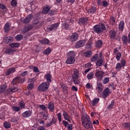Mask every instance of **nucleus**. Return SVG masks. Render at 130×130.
<instances>
[{"label": "nucleus", "instance_id": "nucleus-1", "mask_svg": "<svg viewBox=\"0 0 130 130\" xmlns=\"http://www.w3.org/2000/svg\"><path fill=\"white\" fill-rule=\"evenodd\" d=\"M82 125L86 128V129H89V128H93V125L92 124V121L91 118L88 114H85L82 117Z\"/></svg>", "mask_w": 130, "mask_h": 130}, {"label": "nucleus", "instance_id": "nucleus-2", "mask_svg": "<svg viewBox=\"0 0 130 130\" xmlns=\"http://www.w3.org/2000/svg\"><path fill=\"white\" fill-rule=\"evenodd\" d=\"M72 75V81L75 84V85H79L80 83V71H79L78 69H74L72 70L71 71Z\"/></svg>", "mask_w": 130, "mask_h": 130}, {"label": "nucleus", "instance_id": "nucleus-3", "mask_svg": "<svg viewBox=\"0 0 130 130\" xmlns=\"http://www.w3.org/2000/svg\"><path fill=\"white\" fill-rule=\"evenodd\" d=\"M92 29L94 33H96V34H100L104 32V30L106 29V27L104 23L101 22L99 23V24L93 26Z\"/></svg>", "mask_w": 130, "mask_h": 130}, {"label": "nucleus", "instance_id": "nucleus-4", "mask_svg": "<svg viewBox=\"0 0 130 130\" xmlns=\"http://www.w3.org/2000/svg\"><path fill=\"white\" fill-rule=\"evenodd\" d=\"M50 84H49L48 82H42L38 87V91L41 92H46L47 90H48Z\"/></svg>", "mask_w": 130, "mask_h": 130}, {"label": "nucleus", "instance_id": "nucleus-5", "mask_svg": "<svg viewBox=\"0 0 130 130\" xmlns=\"http://www.w3.org/2000/svg\"><path fill=\"white\" fill-rule=\"evenodd\" d=\"M125 64H126V60L123 58L121 59L120 62H118L116 64L115 69L116 71H118V72L120 71V70H121L122 68L125 67Z\"/></svg>", "mask_w": 130, "mask_h": 130}, {"label": "nucleus", "instance_id": "nucleus-6", "mask_svg": "<svg viewBox=\"0 0 130 130\" xmlns=\"http://www.w3.org/2000/svg\"><path fill=\"white\" fill-rule=\"evenodd\" d=\"M24 82H25V78L17 77L13 80L12 84V85H18L19 83H23Z\"/></svg>", "mask_w": 130, "mask_h": 130}, {"label": "nucleus", "instance_id": "nucleus-7", "mask_svg": "<svg viewBox=\"0 0 130 130\" xmlns=\"http://www.w3.org/2000/svg\"><path fill=\"white\" fill-rule=\"evenodd\" d=\"M110 89L108 87H106L105 89H104L102 92V97L105 99V100L110 96Z\"/></svg>", "mask_w": 130, "mask_h": 130}, {"label": "nucleus", "instance_id": "nucleus-8", "mask_svg": "<svg viewBox=\"0 0 130 130\" xmlns=\"http://www.w3.org/2000/svg\"><path fill=\"white\" fill-rule=\"evenodd\" d=\"M85 44H86V40H80L76 42L75 48H80V47H83Z\"/></svg>", "mask_w": 130, "mask_h": 130}, {"label": "nucleus", "instance_id": "nucleus-9", "mask_svg": "<svg viewBox=\"0 0 130 130\" xmlns=\"http://www.w3.org/2000/svg\"><path fill=\"white\" fill-rule=\"evenodd\" d=\"M118 51V49L116 48L114 49L113 53L116 55V59H117V61H119L120 58H121V53Z\"/></svg>", "mask_w": 130, "mask_h": 130}, {"label": "nucleus", "instance_id": "nucleus-10", "mask_svg": "<svg viewBox=\"0 0 130 130\" xmlns=\"http://www.w3.org/2000/svg\"><path fill=\"white\" fill-rule=\"evenodd\" d=\"M32 18L33 15H32V14H29L24 19H21V22L24 24H28V23H30Z\"/></svg>", "mask_w": 130, "mask_h": 130}, {"label": "nucleus", "instance_id": "nucleus-11", "mask_svg": "<svg viewBox=\"0 0 130 130\" xmlns=\"http://www.w3.org/2000/svg\"><path fill=\"white\" fill-rule=\"evenodd\" d=\"M88 21H89V18L82 17L79 18L78 23L80 25H87L88 24Z\"/></svg>", "mask_w": 130, "mask_h": 130}, {"label": "nucleus", "instance_id": "nucleus-12", "mask_svg": "<svg viewBox=\"0 0 130 130\" xmlns=\"http://www.w3.org/2000/svg\"><path fill=\"white\" fill-rule=\"evenodd\" d=\"M32 115V110H26L23 113H22L21 116L22 117H24V118H28V117H30Z\"/></svg>", "mask_w": 130, "mask_h": 130}, {"label": "nucleus", "instance_id": "nucleus-13", "mask_svg": "<svg viewBox=\"0 0 130 130\" xmlns=\"http://www.w3.org/2000/svg\"><path fill=\"white\" fill-rule=\"evenodd\" d=\"M104 75V72H103L101 71H97L95 73V78L98 80H102V78H103Z\"/></svg>", "mask_w": 130, "mask_h": 130}, {"label": "nucleus", "instance_id": "nucleus-14", "mask_svg": "<svg viewBox=\"0 0 130 130\" xmlns=\"http://www.w3.org/2000/svg\"><path fill=\"white\" fill-rule=\"evenodd\" d=\"M78 38H79V35L76 32L73 33L70 37V41L76 42L78 40Z\"/></svg>", "mask_w": 130, "mask_h": 130}, {"label": "nucleus", "instance_id": "nucleus-15", "mask_svg": "<svg viewBox=\"0 0 130 130\" xmlns=\"http://www.w3.org/2000/svg\"><path fill=\"white\" fill-rule=\"evenodd\" d=\"M32 29H33V26L28 24L25 26L23 28H22L21 32L22 33H26V32H28V31H30V30H32Z\"/></svg>", "mask_w": 130, "mask_h": 130}, {"label": "nucleus", "instance_id": "nucleus-16", "mask_svg": "<svg viewBox=\"0 0 130 130\" xmlns=\"http://www.w3.org/2000/svg\"><path fill=\"white\" fill-rule=\"evenodd\" d=\"M75 61H76L75 58L73 57H68L66 62L67 64H73L75 63Z\"/></svg>", "mask_w": 130, "mask_h": 130}, {"label": "nucleus", "instance_id": "nucleus-17", "mask_svg": "<svg viewBox=\"0 0 130 130\" xmlns=\"http://www.w3.org/2000/svg\"><path fill=\"white\" fill-rule=\"evenodd\" d=\"M51 9V6L50 5H45L43 9V14L46 15L49 12V10Z\"/></svg>", "mask_w": 130, "mask_h": 130}, {"label": "nucleus", "instance_id": "nucleus-18", "mask_svg": "<svg viewBox=\"0 0 130 130\" xmlns=\"http://www.w3.org/2000/svg\"><path fill=\"white\" fill-rule=\"evenodd\" d=\"M15 72L16 69L15 68H10L6 71L5 75L6 76H10V75H12V74H13Z\"/></svg>", "mask_w": 130, "mask_h": 130}, {"label": "nucleus", "instance_id": "nucleus-19", "mask_svg": "<svg viewBox=\"0 0 130 130\" xmlns=\"http://www.w3.org/2000/svg\"><path fill=\"white\" fill-rule=\"evenodd\" d=\"M51 78H52V76L49 74L47 73L45 75V79H46L47 81H45L46 83H48V84H50L51 83Z\"/></svg>", "mask_w": 130, "mask_h": 130}, {"label": "nucleus", "instance_id": "nucleus-20", "mask_svg": "<svg viewBox=\"0 0 130 130\" xmlns=\"http://www.w3.org/2000/svg\"><path fill=\"white\" fill-rule=\"evenodd\" d=\"M47 108L50 112H54L55 110L54 104L52 102H49L48 104Z\"/></svg>", "mask_w": 130, "mask_h": 130}, {"label": "nucleus", "instance_id": "nucleus-21", "mask_svg": "<svg viewBox=\"0 0 130 130\" xmlns=\"http://www.w3.org/2000/svg\"><path fill=\"white\" fill-rule=\"evenodd\" d=\"M62 116H63V118L65 120H68V121H70L71 116L69 113L66 112V111H62Z\"/></svg>", "mask_w": 130, "mask_h": 130}, {"label": "nucleus", "instance_id": "nucleus-22", "mask_svg": "<svg viewBox=\"0 0 130 130\" xmlns=\"http://www.w3.org/2000/svg\"><path fill=\"white\" fill-rule=\"evenodd\" d=\"M96 85V89L98 90L99 92H102L103 91V84L100 81H98Z\"/></svg>", "mask_w": 130, "mask_h": 130}, {"label": "nucleus", "instance_id": "nucleus-23", "mask_svg": "<svg viewBox=\"0 0 130 130\" xmlns=\"http://www.w3.org/2000/svg\"><path fill=\"white\" fill-rule=\"evenodd\" d=\"M103 45V41L101 40H99L96 41L95 43V47L96 48H101Z\"/></svg>", "mask_w": 130, "mask_h": 130}, {"label": "nucleus", "instance_id": "nucleus-24", "mask_svg": "<svg viewBox=\"0 0 130 130\" xmlns=\"http://www.w3.org/2000/svg\"><path fill=\"white\" fill-rule=\"evenodd\" d=\"M109 37L111 39H115V37H116V31L113 29L110 30L109 31Z\"/></svg>", "mask_w": 130, "mask_h": 130}, {"label": "nucleus", "instance_id": "nucleus-25", "mask_svg": "<svg viewBox=\"0 0 130 130\" xmlns=\"http://www.w3.org/2000/svg\"><path fill=\"white\" fill-rule=\"evenodd\" d=\"M96 11H97V8L96 7L92 6L88 10H86V12L87 14H94V13H96Z\"/></svg>", "mask_w": 130, "mask_h": 130}, {"label": "nucleus", "instance_id": "nucleus-26", "mask_svg": "<svg viewBox=\"0 0 130 130\" xmlns=\"http://www.w3.org/2000/svg\"><path fill=\"white\" fill-rule=\"evenodd\" d=\"M4 41L5 43H7V44H9V43H11V42H13V39L12 37L9 36V37H5L4 38Z\"/></svg>", "mask_w": 130, "mask_h": 130}, {"label": "nucleus", "instance_id": "nucleus-27", "mask_svg": "<svg viewBox=\"0 0 130 130\" xmlns=\"http://www.w3.org/2000/svg\"><path fill=\"white\" fill-rule=\"evenodd\" d=\"M58 28V23H54L52 24L50 27L48 28L49 31H52V30H56Z\"/></svg>", "mask_w": 130, "mask_h": 130}, {"label": "nucleus", "instance_id": "nucleus-28", "mask_svg": "<svg viewBox=\"0 0 130 130\" xmlns=\"http://www.w3.org/2000/svg\"><path fill=\"white\" fill-rule=\"evenodd\" d=\"M5 54H8V55H11L12 53L15 52V50L11 48H7L5 50Z\"/></svg>", "mask_w": 130, "mask_h": 130}, {"label": "nucleus", "instance_id": "nucleus-29", "mask_svg": "<svg viewBox=\"0 0 130 130\" xmlns=\"http://www.w3.org/2000/svg\"><path fill=\"white\" fill-rule=\"evenodd\" d=\"M92 47H93V44H92V39H90L86 44V48L87 49H91Z\"/></svg>", "mask_w": 130, "mask_h": 130}, {"label": "nucleus", "instance_id": "nucleus-30", "mask_svg": "<svg viewBox=\"0 0 130 130\" xmlns=\"http://www.w3.org/2000/svg\"><path fill=\"white\" fill-rule=\"evenodd\" d=\"M99 101H100V99L99 98H94L91 102L92 106H96V105L99 103Z\"/></svg>", "mask_w": 130, "mask_h": 130}, {"label": "nucleus", "instance_id": "nucleus-31", "mask_svg": "<svg viewBox=\"0 0 130 130\" xmlns=\"http://www.w3.org/2000/svg\"><path fill=\"white\" fill-rule=\"evenodd\" d=\"M118 29L120 31H123V29H124V21L122 20L120 21Z\"/></svg>", "mask_w": 130, "mask_h": 130}, {"label": "nucleus", "instance_id": "nucleus-32", "mask_svg": "<svg viewBox=\"0 0 130 130\" xmlns=\"http://www.w3.org/2000/svg\"><path fill=\"white\" fill-rule=\"evenodd\" d=\"M9 46H10L11 48H18V47H20V43H12L9 44Z\"/></svg>", "mask_w": 130, "mask_h": 130}, {"label": "nucleus", "instance_id": "nucleus-33", "mask_svg": "<svg viewBox=\"0 0 130 130\" xmlns=\"http://www.w3.org/2000/svg\"><path fill=\"white\" fill-rule=\"evenodd\" d=\"M0 9H1V10H3V11H2L1 13L3 14V13H5L7 12V11H5V10H8V7H7V6L5 5V4L0 3Z\"/></svg>", "mask_w": 130, "mask_h": 130}, {"label": "nucleus", "instance_id": "nucleus-34", "mask_svg": "<svg viewBox=\"0 0 130 130\" xmlns=\"http://www.w3.org/2000/svg\"><path fill=\"white\" fill-rule=\"evenodd\" d=\"M51 48L48 47L46 50H45L43 52L45 55H49L51 53Z\"/></svg>", "mask_w": 130, "mask_h": 130}, {"label": "nucleus", "instance_id": "nucleus-35", "mask_svg": "<svg viewBox=\"0 0 130 130\" xmlns=\"http://www.w3.org/2000/svg\"><path fill=\"white\" fill-rule=\"evenodd\" d=\"M7 84H3L0 85V94L4 93L5 91H6V89H7Z\"/></svg>", "mask_w": 130, "mask_h": 130}, {"label": "nucleus", "instance_id": "nucleus-36", "mask_svg": "<svg viewBox=\"0 0 130 130\" xmlns=\"http://www.w3.org/2000/svg\"><path fill=\"white\" fill-rule=\"evenodd\" d=\"M56 123V119L53 118L51 121L49 123H47V126H51L52 124H55Z\"/></svg>", "mask_w": 130, "mask_h": 130}, {"label": "nucleus", "instance_id": "nucleus-37", "mask_svg": "<svg viewBox=\"0 0 130 130\" xmlns=\"http://www.w3.org/2000/svg\"><path fill=\"white\" fill-rule=\"evenodd\" d=\"M11 28V25H10V23L7 22L4 26V30L5 32H9V30Z\"/></svg>", "mask_w": 130, "mask_h": 130}, {"label": "nucleus", "instance_id": "nucleus-38", "mask_svg": "<svg viewBox=\"0 0 130 130\" xmlns=\"http://www.w3.org/2000/svg\"><path fill=\"white\" fill-rule=\"evenodd\" d=\"M38 107L42 110V111H47V108L44 105H38Z\"/></svg>", "mask_w": 130, "mask_h": 130}, {"label": "nucleus", "instance_id": "nucleus-39", "mask_svg": "<svg viewBox=\"0 0 130 130\" xmlns=\"http://www.w3.org/2000/svg\"><path fill=\"white\" fill-rule=\"evenodd\" d=\"M115 103V102L114 101H113V100L111 102V103L109 104V105L108 106V107L107 108V109L108 110H110L112 109L113 108V106H114Z\"/></svg>", "mask_w": 130, "mask_h": 130}, {"label": "nucleus", "instance_id": "nucleus-40", "mask_svg": "<svg viewBox=\"0 0 130 130\" xmlns=\"http://www.w3.org/2000/svg\"><path fill=\"white\" fill-rule=\"evenodd\" d=\"M68 57H73V58H75V57H76V54H75V52L70 51L68 52Z\"/></svg>", "mask_w": 130, "mask_h": 130}, {"label": "nucleus", "instance_id": "nucleus-41", "mask_svg": "<svg viewBox=\"0 0 130 130\" xmlns=\"http://www.w3.org/2000/svg\"><path fill=\"white\" fill-rule=\"evenodd\" d=\"M102 63H103V58H101L96 62V66L97 67H101L102 66Z\"/></svg>", "mask_w": 130, "mask_h": 130}, {"label": "nucleus", "instance_id": "nucleus-42", "mask_svg": "<svg viewBox=\"0 0 130 130\" xmlns=\"http://www.w3.org/2000/svg\"><path fill=\"white\" fill-rule=\"evenodd\" d=\"M122 41L123 44L126 45L128 42L127 37L126 36H123L122 37Z\"/></svg>", "mask_w": 130, "mask_h": 130}, {"label": "nucleus", "instance_id": "nucleus-43", "mask_svg": "<svg viewBox=\"0 0 130 130\" xmlns=\"http://www.w3.org/2000/svg\"><path fill=\"white\" fill-rule=\"evenodd\" d=\"M84 54L85 57H90L92 56V51H86Z\"/></svg>", "mask_w": 130, "mask_h": 130}, {"label": "nucleus", "instance_id": "nucleus-44", "mask_svg": "<svg viewBox=\"0 0 130 130\" xmlns=\"http://www.w3.org/2000/svg\"><path fill=\"white\" fill-rule=\"evenodd\" d=\"M88 80H92L94 78V73L93 72H89L86 77Z\"/></svg>", "mask_w": 130, "mask_h": 130}, {"label": "nucleus", "instance_id": "nucleus-45", "mask_svg": "<svg viewBox=\"0 0 130 130\" xmlns=\"http://www.w3.org/2000/svg\"><path fill=\"white\" fill-rule=\"evenodd\" d=\"M12 109L13 111H15V112H18V111H20L21 110V108L19 106H13L12 107Z\"/></svg>", "mask_w": 130, "mask_h": 130}, {"label": "nucleus", "instance_id": "nucleus-46", "mask_svg": "<svg viewBox=\"0 0 130 130\" xmlns=\"http://www.w3.org/2000/svg\"><path fill=\"white\" fill-rule=\"evenodd\" d=\"M109 23L111 25H115V18L113 16H111L109 20Z\"/></svg>", "mask_w": 130, "mask_h": 130}, {"label": "nucleus", "instance_id": "nucleus-47", "mask_svg": "<svg viewBox=\"0 0 130 130\" xmlns=\"http://www.w3.org/2000/svg\"><path fill=\"white\" fill-rule=\"evenodd\" d=\"M4 126L5 128H10V127H11V123H10V122L5 121L4 123Z\"/></svg>", "mask_w": 130, "mask_h": 130}, {"label": "nucleus", "instance_id": "nucleus-48", "mask_svg": "<svg viewBox=\"0 0 130 130\" xmlns=\"http://www.w3.org/2000/svg\"><path fill=\"white\" fill-rule=\"evenodd\" d=\"M15 39L17 41H21L23 39V35H17L15 36Z\"/></svg>", "mask_w": 130, "mask_h": 130}, {"label": "nucleus", "instance_id": "nucleus-49", "mask_svg": "<svg viewBox=\"0 0 130 130\" xmlns=\"http://www.w3.org/2000/svg\"><path fill=\"white\" fill-rule=\"evenodd\" d=\"M41 43L42 44H48L49 43V40L47 39H44L41 40Z\"/></svg>", "mask_w": 130, "mask_h": 130}, {"label": "nucleus", "instance_id": "nucleus-50", "mask_svg": "<svg viewBox=\"0 0 130 130\" xmlns=\"http://www.w3.org/2000/svg\"><path fill=\"white\" fill-rule=\"evenodd\" d=\"M109 82V77H105L104 80L102 81L103 84L104 85H106Z\"/></svg>", "mask_w": 130, "mask_h": 130}, {"label": "nucleus", "instance_id": "nucleus-51", "mask_svg": "<svg viewBox=\"0 0 130 130\" xmlns=\"http://www.w3.org/2000/svg\"><path fill=\"white\" fill-rule=\"evenodd\" d=\"M10 89H11L12 93H15V92L19 91V88H18L17 87L12 86L11 87H10Z\"/></svg>", "mask_w": 130, "mask_h": 130}, {"label": "nucleus", "instance_id": "nucleus-52", "mask_svg": "<svg viewBox=\"0 0 130 130\" xmlns=\"http://www.w3.org/2000/svg\"><path fill=\"white\" fill-rule=\"evenodd\" d=\"M97 59H98V54H96L91 58V61L92 62L96 61Z\"/></svg>", "mask_w": 130, "mask_h": 130}, {"label": "nucleus", "instance_id": "nucleus-53", "mask_svg": "<svg viewBox=\"0 0 130 130\" xmlns=\"http://www.w3.org/2000/svg\"><path fill=\"white\" fill-rule=\"evenodd\" d=\"M19 105L20 106L19 107L20 108V110L25 108V103L24 102H19Z\"/></svg>", "mask_w": 130, "mask_h": 130}, {"label": "nucleus", "instance_id": "nucleus-54", "mask_svg": "<svg viewBox=\"0 0 130 130\" xmlns=\"http://www.w3.org/2000/svg\"><path fill=\"white\" fill-rule=\"evenodd\" d=\"M33 88H34V85L32 83L29 84L27 87V89H28L29 91H31Z\"/></svg>", "mask_w": 130, "mask_h": 130}, {"label": "nucleus", "instance_id": "nucleus-55", "mask_svg": "<svg viewBox=\"0 0 130 130\" xmlns=\"http://www.w3.org/2000/svg\"><path fill=\"white\" fill-rule=\"evenodd\" d=\"M63 27H64V29L65 30H70V26L69 25V24H68V23H64L63 24Z\"/></svg>", "mask_w": 130, "mask_h": 130}, {"label": "nucleus", "instance_id": "nucleus-56", "mask_svg": "<svg viewBox=\"0 0 130 130\" xmlns=\"http://www.w3.org/2000/svg\"><path fill=\"white\" fill-rule=\"evenodd\" d=\"M12 93H13V91H12L11 88H8L5 92L6 95H10V94H12Z\"/></svg>", "mask_w": 130, "mask_h": 130}, {"label": "nucleus", "instance_id": "nucleus-57", "mask_svg": "<svg viewBox=\"0 0 130 130\" xmlns=\"http://www.w3.org/2000/svg\"><path fill=\"white\" fill-rule=\"evenodd\" d=\"M27 74L28 71H23L19 74V76H21V77H25V76H27Z\"/></svg>", "mask_w": 130, "mask_h": 130}, {"label": "nucleus", "instance_id": "nucleus-58", "mask_svg": "<svg viewBox=\"0 0 130 130\" xmlns=\"http://www.w3.org/2000/svg\"><path fill=\"white\" fill-rule=\"evenodd\" d=\"M123 126L124 128H129L130 127V123H124L123 124Z\"/></svg>", "mask_w": 130, "mask_h": 130}, {"label": "nucleus", "instance_id": "nucleus-59", "mask_svg": "<svg viewBox=\"0 0 130 130\" xmlns=\"http://www.w3.org/2000/svg\"><path fill=\"white\" fill-rule=\"evenodd\" d=\"M57 116L58 117L59 122H61V113H58L57 114Z\"/></svg>", "mask_w": 130, "mask_h": 130}, {"label": "nucleus", "instance_id": "nucleus-60", "mask_svg": "<svg viewBox=\"0 0 130 130\" xmlns=\"http://www.w3.org/2000/svg\"><path fill=\"white\" fill-rule=\"evenodd\" d=\"M103 7L104 8H106V7H108V2L106 1H104L102 2Z\"/></svg>", "mask_w": 130, "mask_h": 130}, {"label": "nucleus", "instance_id": "nucleus-61", "mask_svg": "<svg viewBox=\"0 0 130 130\" xmlns=\"http://www.w3.org/2000/svg\"><path fill=\"white\" fill-rule=\"evenodd\" d=\"M12 7H16L17 6V1L13 0L11 2Z\"/></svg>", "mask_w": 130, "mask_h": 130}, {"label": "nucleus", "instance_id": "nucleus-62", "mask_svg": "<svg viewBox=\"0 0 130 130\" xmlns=\"http://www.w3.org/2000/svg\"><path fill=\"white\" fill-rule=\"evenodd\" d=\"M34 73H39V69L37 67L34 66L33 68Z\"/></svg>", "mask_w": 130, "mask_h": 130}, {"label": "nucleus", "instance_id": "nucleus-63", "mask_svg": "<svg viewBox=\"0 0 130 130\" xmlns=\"http://www.w3.org/2000/svg\"><path fill=\"white\" fill-rule=\"evenodd\" d=\"M38 130H45V127L44 126H40L37 128Z\"/></svg>", "mask_w": 130, "mask_h": 130}, {"label": "nucleus", "instance_id": "nucleus-64", "mask_svg": "<svg viewBox=\"0 0 130 130\" xmlns=\"http://www.w3.org/2000/svg\"><path fill=\"white\" fill-rule=\"evenodd\" d=\"M67 127H68V130H72V129H73V124H69L67 126Z\"/></svg>", "mask_w": 130, "mask_h": 130}]
</instances>
